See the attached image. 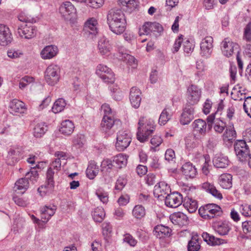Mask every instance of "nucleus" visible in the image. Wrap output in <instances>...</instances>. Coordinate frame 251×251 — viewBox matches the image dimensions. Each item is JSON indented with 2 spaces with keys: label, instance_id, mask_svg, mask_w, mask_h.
<instances>
[{
  "label": "nucleus",
  "instance_id": "nucleus-1",
  "mask_svg": "<svg viewBox=\"0 0 251 251\" xmlns=\"http://www.w3.org/2000/svg\"><path fill=\"white\" fill-rule=\"evenodd\" d=\"M107 23L110 30L114 34L120 35L126 30V21L125 15L120 9H111L107 15Z\"/></svg>",
  "mask_w": 251,
  "mask_h": 251
},
{
  "label": "nucleus",
  "instance_id": "nucleus-2",
  "mask_svg": "<svg viewBox=\"0 0 251 251\" xmlns=\"http://www.w3.org/2000/svg\"><path fill=\"white\" fill-rule=\"evenodd\" d=\"M138 126L137 138L140 142L144 143L154 131L155 122L152 119L142 117L140 118Z\"/></svg>",
  "mask_w": 251,
  "mask_h": 251
},
{
  "label": "nucleus",
  "instance_id": "nucleus-3",
  "mask_svg": "<svg viewBox=\"0 0 251 251\" xmlns=\"http://www.w3.org/2000/svg\"><path fill=\"white\" fill-rule=\"evenodd\" d=\"M39 177L38 172L33 168L31 171L26 173L25 177L18 180L15 184L14 187L15 191H19L18 193L23 194L29 187L28 179L34 183L36 182Z\"/></svg>",
  "mask_w": 251,
  "mask_h": 251
},
{
  "label": "nucleus",
  "instance_id": "nucleus-4",
  "mask_svg": "<svg viewBox=\"0 0 251 251\" xmlns=\"http://www.w3.org/2000/svg\"><path fill=\"white\" fill-rule=\"evenodd\" d=\"M60 69L59 66L50 64L46 69L45 73V79L50 85L54 86L59 80L60 77Z\"/></svg>",
  "mask_w": 251,
  "mask_h": 251
},
{
  "label": "nucleus",
  "instance_id": "nucleus-5",
  "mask_svg": "<svg viewBox=\"0 0 251 251\" xmlns=\"http://www.w3.org/2000/svg\"><path fill=\"white\" fill-rule=\"evenodd\" d=\"M221 49L222 54L227 57H231L234 53H240L241 51L239 45L229 38H225L221 42Z\"/></svg>",
  "mask_w": 251,
  "mask_h": 251
},
{
  "label": "nucleus",
  "instance_id": "nucleus-6",
  "mask_svg": "<svg viewBox=\"0 0 251 251\" xmlns=\"http://www.w3.org/2000/svg\"><path fill=\"white\" fill-rule=\"evenodd\" d=\"M221 208L217 204L209 203L201 206L199 209V213L204 219H211L221 213Z\"/></svg>",
  "mask_w": 251,
  "mask_h": 251
},
{
  "label": "nucleus",
  "instance_id": "nucleus-7",
  "mask_svg": "<svg viewBox=\"0 0 251 251\" xmlns=\"http://www.w3.org/2000/svg\"><path fill=\"white\" fill-rule=\"evenodd\" d=\"M96 74L105 83L112 84L115 80L113 72L105 65L99 64L96 69Z\"/></svg>",
  "mask_w": 251,
  "mask_h": 251
},
{
  "label": "nucleus",
  "instance_id": "nucleus-8",
  "mask_svg": "<svg viewBox=\"0 0 251 251\" xmlns=\"http://www.w3.org/2000/svg\"><path fill=\"white\" fill-rule=\"evenodd\" d=\"M24 153V148L19 145H13L10 147L8 151L6 161L9 165H14L21 158Z\"/></svg>",
  "mask_w": 251,
  "mask_h": 251
},
{
  "label": "nucleus",
  "instance_id": "nucleus-9",
  "mask_svg": "<svg viewBox=\"0 0 251 251\" xmlns=\"http://www.w3.org/2000/svg\"><path fill=\"white\" fill-rule=\"evenodd\" d=\"M131 141L130 132L127 130H120L117 133L116 148L119 151H123L128 147Z\"/></svg>",
  "mask_w": 251,
  "mask_h": 251
},
{
  "label": "nucleus",
  "instance_id": "nucleus-10",
  "mask_svg": "<svg viewBox=\"0 0 251 251\" xmlns=\"http://www.w3.org/2000/svg\"><path fill=\"white\" fill-rule=\"evenodd\" d=\"M234 151L238 158L241 162L247 161L250 156L249 148L244 140H238L235 143Z\"/></svg>",
  "mask_w": 251,
  "mask_h": 251
},
{
  "label": "nucleus",
  "instance_id": "nucleus-11",
  "mask_svg": "<svg viewBox=\"0 0 251 251\" xmlns=\"http://www.w3.org/2000/svg\"><path fill=\"white\" fill-rule=\"evenodd\" d=\"M37 31V28L31 24H22L18 26L17 29V32L19 36L26 39H31L35 37Z\"/></svg>",
  "mask_w": 251,
  "mask_h": 251
},
{
  "label": "nucleus",
  "instance_id": "nucleus-12",
  "mask_svg": "<svg viewBox=\"0 0 251 251\" xmlns=\"http://www.w3.org/2000/svg\"><path fill=\"white\" fill-rule=\"evenodd\" d=\"M213 39L211 36H206L200 43V54L204 58H209L213 52Z\"/></svg>",
  "mask_w": 251,
  "mask_h": 251
},
{
  "label": "nucleus",
  "instance_id": "nucleus-13",
  "mask_svg": "<svg viewBox=\"0 0 251 251\" xmlns=\"http://www.w3.org/2000/svg\"><path fill=\"white\" fill-rule=\"evenodd\" d=\"M59 11L66 21H71L76 15V9L70 1L63 2L60 6Z\"/></svg>",
  "mask_w": 251,
  "mask_h": 251
},
{
  "label": "nucleus",
  "instance_id": "nucleus-14",
  "mask_svg": "<svg viewBox=\"0 0 251 251\" xmlns=\"http://www.w3.org/2000/svg\"><path fill=\"white\" fill-rule=\"evenodd\" d=\"M182 195L177 192H174L165 196V203L169 207L176 208L182 202Z\"/></svg>",
  "mask_w": 251,
  "mask_h": 251
},
{
  "label": "nucleus",
  "instance_id": "nucleus-15",
  "mask_svg": "<svg viewBox=\"0 0 251 251\" xmlns=\"http://www.w3.org/2000/svg\"><path fill=\"white\" fill-rule=\"evenodd\" d=\"M98 52L104 57L108 56L112 50V46L109 40L105 36H103L99 40L98 43Z\"/></svg>",
  "mask_w": 251,
  "mask_h": 251
},
{
  "label": "nucleus",
  "instance_id": "nucleus-16",
  "mask_svg": "<svg viewBox=\"0 0 251 251\" xmlns=\"http://www.w3.org/2000/svg\"><path fill=\"white\" fill-rule=\"evenodd\" d=\"M208 126L211 128L213 124V128L215 131L218 133H222L226 126V123L220 118H215V113H212L207 118Z\"/></svg>",
  "mask_w": 251,
  "mask_h": 251
},
{
  "label": "nucleus",
  "instance_id": "nucleus-17",
  "mask_svg": "<svg viewBox=\"0 0 251 251\" xmlns=\"http://www.w3.org/2000/svg\"><path fill=\"white\" fill-rule=\"evenodd\" d=\"M13 40L12 34L9 27L0 24V45L5 46L10 44Z\"/></svg>",
  "mask_w": 251,
  "mask_h": 251
},
{
  "label": "nucleus",
  "instance_id": "nucleus-18",
  "mask_svg": "<svg viewBox=\"0 0 251 251\" xmlns=\"http://www.w3.org/2000/svg\"><path fill=\"white\" fill-rule=\"evenodd\" d=\"M170 193V187L165 181H160L154 187L153 194L155 197L160 200L162 198H165V196Z\"/></svg>",
  "mask_w": 251,
  "mask_h": 251
},
{
  "label": "nucleus",
  "instance_id": "nucleus-19",
  "mask_svg": "<svg viewBox=\"0 0 251 251\" xmlns=\"http://www.w3.org/2000/svg\"><path fill=\"white\" fill-rule=\"evenodd\" d=\"M57 210V206L53 204L46 205L40 209L41 218L43 222L47 223L53 216Z\"/></svg>",
  "mask_w": 251,
  "mask_h": 251
},
{
  "label": "nucleus",
  "instance_id": "nucleus-20",
  "mask_svg": "<svg viewBox=\"0 0 251 251\" xmlns=\"http://www.w3.org/2000/svg\"><path fill=\"white\" fill-rule=\"evenodd\" d=\"M201 91L198 87L195 85H191L188 88L187 101L193 105L197 103L201 97Z\"/></svg>",
  "mask_w": 251,
  "mask_h": 251
},
{
  "label": "nucleus",
  "instance_id": "nucleus-21",
  "mask_svg": "<svg viewBox=\"0 0 251 251\" xmlns=\"http://www.w3.org/2000/svg\"><path fill=\"white\" fill-rule=\"evenodd\" d=\"M194 108L191 105H187L183 109L180 118V123L182 125L189 124L194 118Z\"/></svg>",
  "mask_w": 251,
  "mask_h": 251
},
{
  "label": "nucleus",
  "instance_id": "nucleus-22",
  "mask_svg": "<svg viewBox=\"0 0 251 251\" xmlns=\"http://www.w3.org/2000/svg\"><path fill=\"white\" fill-rule=\"evenodd\" d=\"M58 47L54 45L45 46L41 50L40 55L45 60L51 59L55 57L58 53Z\"/></svg>",
  "mask_w": 251,
  "mask_h": 251
},
{
  "label": "nucleus",
  "instance_id": "nucleus-23",
  "mask_svg": "<svg viewBox=\"0 0 251 251\" xmlns=\"http://www.w3.org/2000/svg\"><path fill=\"white\" fill-rule=\"evenodd\" d=\"M9 110L13 114H23L26 111L25 104L17 99H13L9 104Z\"/></svg>",
  "mask_w": 251,
  "mask_h": 251
},
{
  "label": "nucleus",
  "instance_id": "nucleus-24",
  "mask_svg": "<svg viewBox=\"0 0 251 251\" xmlns=\"http://www.w3.org/2000/svg\"><path fill=\"white\" fill-rule=\"evenodd\" d=\"M171 222L176 225L180 226H186L188 224V218L183 212H178L172 214L170 217Z\"/></svg>",
  "mask_w": 251,
  "mask_h": 251
},
{
  "label": "nucleus",
  "instance_id": "nucleus-25",
  "mask_svg": "<svg viewBox=\"0 0 251 251\" xmlns=\"http://www.w3.org/2000/svg\"><path fill=\"white\" fill-rule=\"evenodd\" d=\"M141 94L140 90L137 87H133L131 88L129 100L132 106L135 108L140 106L141 101Z\"/></svg>",
  "mask_w": 251,
  "mask_h": 251
},
{
  "label": "nucleus",
  "instance_id": "nucleus-26",
  "mask_svg": "<svg viewBox=\"0 0 251 251\" xmlns=\"http://www.w3.org/2000/svg\"><path fill=\"white\" fill-rule=\"evenodd\" d=\"M54 155L56 158L55 160L50 163L49 168L58 172L61 169V160H66L67 155L66 153L63 151H57L55 153Z\"/></svg>",
  "mask_w": 251,
  "mask_h": 251
},
{
  "label": "nucleus",
  "instance_id": "nucleus-27",
  "mask_svg": "<svg viewBox=\"0 0 251 251\" xmlns=\"http://www.w3.org/2000/svg\"><path fill=\"white\" fill-rule=\"evenodd\" d=\"M153 232L157 238L161 239L170 236L172 229L168 226L159 225L154 227Z\"/></svg>",
  "mask_w": 251,
  "mask_h": 251
},
{
  "label": "nucleus",
  "instance_id": "nucleus-28",
  "mask_svg": "<svg viewBox=\"0 0 251 251\" xmlns=\"http://www.w3.org/2000/svg\"><path fill=\"white\" fill-rule=\"evenodd\" d=\"M200 140L196 136L190 135L185 138V148L188 151H193L200 145Z\"/></svg>",
  "mask_w": 251,
  "mask_h": 251
},
{
  "label": "nucleus",
  "instance_id": "nucleus-29",
  "mask_svg": "<svg viewBox=\"0 0 251 251\" xmlns=\"http://www.w3.org/2000/svg\"><path fill=\"white\" fill-rule=\"evenodd\" d=\"M98 21L95 18L88 19L85 23L84 30L90 34L96 35L98 33Z\"/></svg>",
  "mask_w": 251,
  "mask_h": 251
},
{
  "label": "nucleus",
  "instance_id": "nucleus-30",
  "mask_svg": "<svg viewBox=\"0 0 251 251\" xmlns=\"http://www.w3.org/2000/svg\"><path fill=\"white\" fill-rule=\"evenodd\" d=\"M201 187L202 189L211 194L215 198L219 200H221L223 198L222 194L217 189L213 183L208 182H204L202 184Z\"/></svg>",
  "mask_w": 251,
  "mask_h": 251
},
{
  "label": "nucleus",
  "instance_id": "nucleus-31",
  "mask_svg": "<svg viewBox=\"0 0 251 251\" xmlns=\"http://www.w3.org/2000/svg\"><path fill=\"white\" fill-rule=\"evenodd\" d=\"M213 165L218 168H225L229 164V160L227 156L223 154H216L213 159Z\"/></svg>",
  "mask_w": 251,
  "mask_h": 251
},
{
  "label": "nucleus",
  "instance_id": "nucleus-32",
  "mask_svg": "<svg viewBox=\"0 0 251 251\" xmlns=\"http://www.w3.org/2000/svg\"><path fill=\"white\" fill-rule=\"evenodd\" d=\"M201 239L197 234L193 235L187 245L188 251H199L201 248Z\"/></svg>",
  "mask_w": 251,
  "mask_h": 251
},
{
  "label": "nucleus",
  "instance_id": "nucleus-33",
  "mask_svg": "<svg viewBox=\"0 0 251 251\" xmlns=\"http://www.w3.org/2000/svg\"><path fill=\"white\" fill-rule=\"evenodd\" d=\"M183 174L189 178H194L197 174V169L190 162H187L181 168Z\"/></svg>",
  "mask_w": 251,
  "mask_h": 251
},
{
  "label": "nucleus",
  "instance_id": "nucleus-34",
  "mask_svg": "<svg viewBox=\"0 0 251 251\" xmlns=\"http://www.w3.org/2000/svg\"><path fill=\"white\" fill-rule=\"evenodd\" d=\"M194 130L201 135H205L206 131L207 124L205 121L202 119H197L192 124Z\"/></svg>",
  "mask_w": 251,
  "mask_h": 251
},
{
  "label": "nucleus",
  "instance_id": "nucleus-35",
  "mask_svg": "<svg viewBox=\"0 0 251 251\" xmlns=\"http://www.w3.org/2000/svg\"><path fill=\"white\" fill-rule=\"evenodd\" d=\"M75 126L73 122L66 120L62 122L60 131L64 135H70L73 132Z\"/></svg>",
  "mask_w": 251,
  "mask_h": 251
},
{
  "label": "nucleus",
  "instance_id": "nucleus-36",
  "mask_svg": "<svg viewBox=\"0 0 251 251\" xmlns=\"http://www.w3.org/2000/svg\"><path fill=\"white\" fill-rule=\"evenodd\" d=\"M232 176L229 174H223L219 178V183L224 189H229L232 187Z\"/></svg>",
  "mask_w": 251,
  "mask_h": 251
},
{
  "label": "nucleus",
  "instance_id": "nucleus-37",
  "mask_svg": "<svg viewBox=\"0 0 251 251\" xmlns=\"http://www.w3.org/2000/svg\"><path fill=\"white\" fill-rule=\"evenodd\" d=\"M183 206L189 213H194L198 209V201L192 198L185 197L183 201Z\"/></svg>",
  "mask_w": 251,
  "mask_h": 251
},
{
  "label": "nucleus",
  "instance_id": "nucleus-38",
  "mask_svg": "<svg viewBox=\"0 0 251 251\" xmlns=\"http://www.w3.org/2000/svg\"><path fill=\"white\" fill-rule=\"evenodd\" d=\"M86 172L87 177L89 179H92L98 174L99 167L94 161H91L89 162Z\"/></svg>",
  "mask_w": 251,
  "mask_h": 251
},
{
  "label": "nucleus",
  "instance_id": "nucleus-39",
  "mask_svg": "<svg viewBox=\"0 0 251 251\" xmlns=\"http://www.w3.org/2000/svg\"><path fill=\"white\" fill-rule=\"evenodd\" d=\"M114 123V116H103L100 124L101 130L104 132H107L113 127Z\"/></svg>",
  "mask_w": 251,
  "mask_h": 251
},
{
  "label": "nucleus",
  "instance_id": "nucleus-40",
  "mask_svg": "<svg viewBox=\"0 0 251 251\" xmlns=\"http://www.w3.org/2000/svg\"><path fill=\"white\" fill-rule=\"evenodd\" d=\"M128 156L123 153H119L114 157L113 163L115 164L116 167L119 168H122L125 167L127 163Z\"/></svg>",
  "mask_w": 251,
  "mask_h": 251
},
{
  "label": "nucleus",
  "instance_id": "nucleus-41",
  "mask_svg": "<svg viewBox=\"0 0 251 251\" xmlns=\"http://www.w3.org/2000/svg\"><path fill=\"white\" fill-rule=\"evenodd\" d=\"M172 114L171 109L169 107L164 109L160 115L158 120L159 124L160 125H165L170 120Z\"/></svg>",
  "mask_w": 251,
  "mask_h": 251
},
{
  "label": "nucleus",
  "instance_id": "nucleus-42",
  "mask_svg": "<svg viewBox=\"0 0 251 251\" xmlns=\"http://www.w3.org/2000/svg\"><path fill=\"white\" fill-rule=\"evenodd\" d=\"M47 131V126L44 123L37 124L33 129V135L36 138L42 137Z\"/></svg>",
  "mask_w": 251,
  "mask_h": 251
},
{
  "label": "nucleus",
  "instance_id": "nucleus-43",
  "mask_svg": "<svg viewBox=\"0 0 251 251\" xmlns=\"http://www.w3.org/2000/svg\"><path fill=\"white\" fill-rule=\"evenodd\" d=\"M236 137V132L233 126V125L229 126V127L226 128V130L224 133L223 138L224 140H227L232 142Z\"/></svg>",
  "mask_w": 251,
  "mask_h": 251
},
{
  "label": "nucleus",
  "instance_id": "nucleus-44",
  "mask_svg": "<svg viewBox=\"0 0 251 251\" xmlns=\"http://www.w3.org/2000/svg\"><path fill=\"white\" fill-rule=\"evenodd\" d=\"M138 0H119V4L125 10L134 9L138 5Z\"/></svg>",
  "mask_w": 251,
  "mask_h": 251
},
{
  "label": "nucleus",
  "instance_id": "nucleus-45",
  "mask_svg": "<svg viewBox=\"0 0 251 251\" xmlns=\"http://www.w3.org/2000/svg\"><path fill=\"white\" fill-rule=\"evenodd\" d=\"M105 216V213L104 209L101 207H98L95 208L92 213L93 218L96 222H101Z\"/></svg>",
  "mask_w": 251,
  "mask_h": 251
},
{
  "label": "nucleus",
  "instance_id": "nucleus-46",
  "mask_svg": "<svg viewBox=\"0 0 251 251\" xmlns=\"http://www.w3.org/2000/svg\"><path fill=\"white\" fill-rule=\"evenodd\" d=\"M202 237L203 240L208 245L211 246L218 245L221 244L220 239L215 237L214 236L209 234L207 232H203L202 234Z\"/></svg>",
  "mask_w": 251,
  "mask_h": 251
},
{
  "label": "nucleus",
  "instance_id": "nucleus-47",
  "mask_svg": "<svg viewBox=\"0 0 251 251\" xmlns=\"http://www.w3.org/2000/svg\"><path fill=\"white\" fill-rule=\"evenodd\" d=\"M236 208L242 215L251 217V205L247 203L238 204L236 205Z\"/></svg>",
  "mask_w": 251,
  "mask_h": 251
},
{
  "label": "nucleus",
  "instance_id": "nucleus-48",
  "mask_svg": "<svg viewBox=\"0 0 251 251\" xmlns=\"http://www.w3.org/2000/svg\"><path fill=\"white\" fill-rule=\"evenodd\" d=\"M66 105V103L64 99H58L54 103L52 107V111L54 113H59L64 110Z\"/></svg>",
  "mask_w": 251,
  "mask_h": 251
},
{
  "label": "nucleus",
  "instance_id": "nucleus-49",
  "mask_svg": "<svg viewBox=\"0 0 251 251\" xmlns=\"http://www.w3.org/2000/svg\"><path fill=\"white\" fill-rule=\"evenodd\" d=\"M195 46V42L193 40L187 39L183 42L184 51L188 55L193 51Z\"/></svg>",
  "mask_w": 251,
  "mask_h": 251
},
{
  "label": "nucleus",
  "instance_id": "nucleus-50",
  "mask_svg": "<svg viewBox=\"0 0 251 251\" xmlns=\"http://www.w3.org/2000/svg\"><path fill=\"white\" fill-rule=\"evenodd\" d=\"M34 77L28 75L25 76L21 78L19 81V87L20 89L23 90L31 83L34 82Z\"/></svg>",
  "mask_w": 251,
  "mask_h": 251
},
{
  "label": "nucleus",
  "instance_id": "nucleus-51",
  "mask_svg": "<svg viewBox=\"0 0 251 251\" xmlns=\"http://www.w3.org/2000/svg\"><path fill=\"white\" fill-rule=\"evenodd\" d=\"M230 229L229 224L224 222L219 224L217 227V232L221 235H226Z\"/></svg>",
  "mask_w": 251,
  "mask_h": 251
},
{
  "label": "nucleus",
  "instance_id": "nucleus-52",
  "mask_svg": "<svg viewBox=\"0 0 251 251\" xmlns=\"http://www.w3.org/2000/svg\"><path fill=\"white\" fill-rule=\"evenodd\" d=\"M146 214L144 207L141 205H137L134 206L132 210L133 216L137 219H141Z\"/></svg>",
  "mask_w": 251,
  "mask_h": 251
},
{
  "label": "nucleus",
  "instance_id": "nucleus-53",
  "mask_svg": "<svg viewBox=\"0 0 251 251\" xmlns=\"http://www.w3.org/2000/svg\"><path fill=\"white\" fill-rule=\"evenodd\" d=\"M98 199L103 204H106L108 201V194L101 188H99L96 190L95 192Z\"/></svg>",
  "mask_w": 251,
  "mask_h": 251
},
{
  "label": "nucleus",
  "instance_id": "nucleus-54",
  "mask_svg": "<svg viewBox=\"0 0 251 251\" xmlns=\"http://www.w3.org/2000/svg\"><path fill=\"white\" fill-rule=\"evenodd\" d=\"M49 183H48L46 181L44 185L41 186L38 189V192L40 194V195L43 197L46 195L50 194L53 190L54 184H53V186L51 188L49 187Z\"/></svg>",
  "mask_w": 251,
  "mask_h": 251
},
{
  "label": "nucleus",
  "instance_id": "nucleus-55",
  "mask_svg": "<svg viewBox=\"0 0 251 251\" xmlns=\"http://www.w3.org/2000/svg\"><path fill=\"white\" fill-rule=\"evenodd\" d=\"M24 53L22 50L15 49H10L7 51L8 57L12 59H18Z\"/></svg>",
  "mask_w": 251,
  "mask_h": 251
},
{
  "label": "nucleus",
  "instance_id": "nucleus-56",
  "mask_svg": "<svg viewBox=\"0 0 251 251\" xmlns=\"http://www.w3.org/2000/svg\"><path fill=\"white\" fill-rule=\"evenodd\" d=\"M123 242L131 247H135L137 241L130 234L126 233L124 235Z\"/></svg>",
  "mask_w": 251,
  "mask_h": 251
},
{
  "label": "nucleus",
  "instance_id": "nucleus-57",
  "mask_svg": "<svg viewBox=\"0 0 251 251\" xmlns=\"http://www.w3.org/2000/svg\"><path fill=\"white\" fill-rule=\"evenodd\" d=\"M55 171L51 170V169L48 168L46 173V181L49 183V187L51 188L53 184H54V181L53 179L54 175L55 173H57Z\"/></svg>",
  "mask_w": 251,
  "mask_h": 251
},
{
  "label": "nucleus",
  "instance_id": "nucleus-58",
  "mask_svg": "<svg viewBox=\"0 0 251 251\" xmlns=\"http://www.w3.org/2000/svg\"><path fill=\"white\" fill-rule=\"evenodd\" d=\"M152 32L151 28V22H146L143 26L140 28L139 33L140 35L146 34L148 35Z\"/></svg>",
  "mask_w": 251,
  "mask_h": 251
},
{
  "label": "nucleus",
  "instance_id": "nucleus-59",
  "mask_svg": "<svg viewBox=\"0 0 251 251\" xmlns=\"http://www.w3.org/2000/svg\"><path fill=\"white\" fill-rule=\"evenodd\" d=\"M113 165L112 161L109 159L103 160L101 163V170L102 172H110Z\"/></svg>",
  "mask_w": 251,
  "mask_h": 251
},
{
  "label": "nucleus",
  "instance_id": "nucleus-60",
  "mask_svg": "<svg viewBox=\"0 0 251 251\" xmlns=\"http://www.w3.org/2000/svg\"><path fill=\"white\" fill-rule=\"evenodd\" d=\"M101 110L103 113V116H114V113L109 104H103L101 106Z\"/></svg>",
  "mask_w": 251,
  "mask_h": 251
},
{
  "label": "nucleus",
  "instance_id": "nucleus-61",
  "mask_svg": "<svg viewBox=\"0 0 251 251\" xmlns=\"http://www.w3.org/2000/svg\"><path fill=\"white\" fill-rule=\"evenodd\" d=\"M126 180L123 177H119L115 183V189L118 191H121L126 184Z\"/></svg>",
  "mask_w": 251,
  "mask_h": 251
},
{
  "label": "nucleus",
  "instance_id": "nucleus-62",
  "mask_svg": "<svg viewBox=\"0 0 251 251\" xmlns=\"http://www.w3.org/2000/svg\"><path fill=\"white\" fill-rule=\"evenodd\" d=\"M243 39L248 42L251 41V24L249 23L244 28Z\"/></svg>",
  "mask_w": 251,
  "mask_h": 251
},
{
  "label": "nucleus",
  "instance_id": "nucleus-63",
  "mask_svg": "<svg viewBox=\"0 0 251 251\" xmlns=\"http://www.w3.org/2000/svg\"><path fill=\"white\" fill-rule=\"evenodd\" d=\"M18 18L19 21L25 23H33L35 22L34 19L25 15L24 12L20 13Z\"/></svg>",
  "mask_w": 251,
  "mask_h": 251
},
{
  "label": "nucleus",
  "instance_id": "nucleus-64",
  "mask_svg": "<svg viewBox=\"0 0 251 251\" xmlns=\"http://www.w3.org/2000/svg\"><path fill=\"white\" fill-rule=\"evenodd\" d=\"M182 41L183 38L182 35L179 36L176 39L173 48L172 49V52L173 53H176L178 51L182 43Z\"/></svg>",
  "mask_w": 251,
  "mask_h": 251
}]
</instances>
